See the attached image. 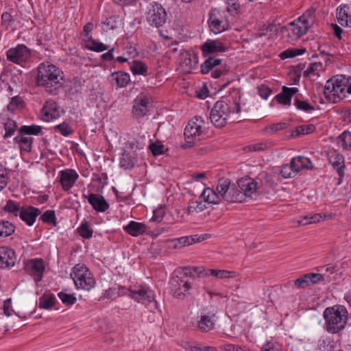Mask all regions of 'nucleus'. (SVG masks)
Returning a JSON list of instances; mask_svg holds the SVG:
<instances>
[{"instance_id": "f257e3e1", "label": "nucleus", "mask_w": 351, "mask_h": 351, "mask_svg": "<svg viewBox=\"0 0 351 351\" xmlns=\"http://www.w3.org/2000/svg\"><path fill=\"white\" fill-rule=\"evenodd\" d=\"M36 84L51 95H57L63 84V73L52 64L42 63L37 68Z\"/></svg>"}, {"instance_id": "f03ea898", "label": "nucleus", "mask_w": 351, "mask_h": 351, "mask_svg": "<svg viewBox=\"0 0 351 351\" xmlns=\"http://www.w3.org/2000/svg\"><path fill=\"white\" fill-rule=\"evenodd\" d=\"M324 329L329 333L338 334L343 330L348 321V311L340 304L325 308L323 313Z\"/></svg>"}, {"instance_id": "7ed1b4c3", "label": "nucleus", "mask_w": 351, "mask_h": 351, "mask_svg": "<svg viewBox=\"0 0 351 351\" xmlns=\"http://www.w3.org/2000/svg\"><path fill=\"white\" fill-rule=\"evenodd\" d=\"M240 110V104L236 99H222L215 104L209 118L215 127L222 128L227 123L230 113H238Z\"/></svg>"}, {"instance_id": "20e7f679", "label": "nucleus", "mask_w": 351, "mask_h": 351, "mask_svg": "<svg viewBox=\"0 0 351 351\" xmlns=\"http://www.w3.org/2000/svg\"><path fill=\"white\" fill-rule=\"evenodd\" d=\"M350 77L336 75L328 80L324 86L325 98L331 103H337L346 96L347 84H350Z\"/></svg>"}, {"instance_id": "39448f33", "label": "nucleus", "mask_w": 351, "mask_h": 351, "mask_svg": "<svg viewBox=\"0 0 351 351\" xmlns=\"http://www.w3.org/2000/svg\"><path fill=\"white\" fill-rule=\"evenodd\" d=\"M77 289L86 291L95 287V280L88 267L82 263L77 264L70 274Z\"/></svg>"}, {"instance_id": "423d86ee", "label": "nucleus", "mask_w": 351, "mask_h": 351, "mask_svg": "<svg viewBox=\"0 0 351 351\" xmlns=\"http://www.w3.org/2000/svg\"><path fill=\"white\" fill-rule=\"evenodd\" d=\"M216 190L221 195L222 199L226 202H242L245 199L239 184L237 183L231 184L228 179H219Z\"/></svg>"}, {"instance_id": "0eeeda50", "label": "nucleus", "mask_w": 351, "mask_h": 351, "mask_svg": "<svg viewBox=\"0 0 351 351\" xmlns=\"http://www.w3.org/2000/svg\"><path fill=\"white\" fill-rule=\"evenodd\" d=\"M204 120L201 117L195 116L191 119L184 129L185 143L182 145L184 149L192 147L195 141L200 140L199 136L203 134Z\"/></svg>"}, {"instance_id": "6e6552de", "label": "nucleus", "mask_w": 351, "mask_h": 351, "mask_svg": "<svg viewBox=\"0 0 351 351\" xmlns=\"http://www.w3.org/2000/svg\"><path fill=\"white\" fill-rule=\"evenodd\" d=\"M128 291V296L138 303L149 304L154 300V291L146 285H134Z\"/></svg>"}, {"instance_id": "1a4fd4ad", "label": "nucleus", "mask_w": 351, "mask_h": 351, "mask_svg": "<svg viewBox=\"0 0 351 351\" xmlns=\"http://www.w3.org/2000/svg\"><path fill=\"white\" fill-rule=\"evenodd\" d=\"M167 15L161 4L152 2L147 12V20L151 26L160 27L166 23Z\"/></svg>"}, {"instance_id": "9d476101", "label": "nucleus", "mask_w": 351, "mask_h": 351, "mask_svg": "<svg viewBox=\"0 0 351 351\" xmlns=\"http://www.w3.org/2000/svg\"><path fill=\"white\" fill-rule=\"evenodd\" d=\"M222 60L217 58L214 56L208 57L200 66L201 72L202 74H207L211 72V77L213 78H218L222 75H225L228 69L226 66L221 65Z\"/></svg>"}, {"instance_id": "9b49d317", "label": "nucleus", "mask_w": 351, "mask_h": 351, "mask_svg": "<svg viewBox=\"0 0 351 351\" xmlns=\"http://www.w3.org/2000/svg\"><path fill=\"white\" fill-rule=\"evenodd\" d=\"M193 286V282L189 279L180 276L173 277L170 280V289L173 295L177 298H182L189 292Z\"/></svg>"}, {"instance_id": "f8f14e48", "label": "nucleus", "mask_w": 351, "mask_h": 351, "mask_svg": "<svg viewBox=\"0 0 351 351\" xmlns=\"http://www.w3.org/2000/svg\"><path fill=\"white\" fill-rule=\"evenodd\" d=\"M134 147L138 146L134 142H128L126 149L124 150L120 158V166L125 169H132L138 161V154Z\"/></svg>"}, {"instance_id": "ddd939ff", "label": "nucleus", "mask_w": 351, "mask_h": 351, "mask_svg": "<svg viewBox=\"0 0 351 351\" xmlns=\"http://www.w3.org/2000/svg\"><path fill=\"white\" fill-rule=\"evenodd\" d=\"M24 269L38 283L42 280L45 270L44 261L42 258L30 259L26 262Z\"/></svg>"}, {"instance_id": "4468645a", "label": "nucleus", "mask_w": 351, "mask_h": 351, "mask_svg": "<svg viewBox=\"0 0 351 351\" xmlns=\"http://www.w3.org/2000/svg\"><path fill=\"white\" fill-rule=\"evenodd\" d=\"M237 184L245 198L256 199L258 196L259 186L256 180L249 177L242 178L237 181Z\"/></svg>"}, {"instance_id": "2eb2a0df", "label": "nucleus", "mask_w": 351, "mask_h": 351, "mask_svg": "<svg viewBox=\"0 0 351 351\" xmlns=\"http://www.w3.org/2000/svg\"><path fill=\"white\" fill-rule=\"evenodd\" d=\"M29 56V50L25 45H18L16 47L8 49L6 52L7 59L18 64L26 62Z\"/></svg>"}, {"instance_id": "dca6fc26", "label": "nucleus", "mask_w": 351, "mask_h": 351, "mask_svg": "<svg viewBox=\"0 0 351 351\" xmlns=\"http://www.w3.org/2000/svg\"><path fill=\"white\" fill-rule=\"evenodd\" d=\"M180 66L184 72H190L191 70L195 67L198 62V56L196 53H191L183 49H180Z\"/></svg>"}, {"instance_id": "f3484780", "label": "nucleus", "mask_w": 351, "mask_h": 351, "mask_svg": "<svg viewBox=\"0 0 351 351\" xmlns=\"http://www.w3.org/2000/svg\"><path fill=\"white\" fill-rule=\"evenodd\" d=\"M149 100L145 96H138L134 100L132 115L135 119H140L145 116L148 111Z\"/></svg>"}, {"instance_id": "a211bd4d", "label": "nucleus", "mask_w": 351, "mask_h": 351, "mask_svg": "<svg viewBox=\"0 0 351 351\" xmlns=\"http://www.w3.org/2000/svg\"><path fill=\"white\" fill-rule=\"evenodd\" d=\"M201 50L202 55L204 57H207L210 54H213L218 52H224L226 47L223 43L219 40H207L201 46Z\"/></svg>"}, {"instance_id": "6ab92c4d", "label": "nucleus", "mask_w": 351, "mask_h": 351, "mask_svg": "<svg viewBox=\"0 0 351 351\" xmlns=\"http://www.w3.org/2000/svg\"><path fill=\"white\" fill-rule=\"evenodd\" d=\"M16 261L15 252L8 247H0V267H11Z\"/></svg>"}, {"instance_id": "aec40b11", "label": "nucleus", "mask_w": 351, "mask_h": 351, "mask_svg": "<svg viewBox=\"0 0 351 351\" xmlns=\"http://www.w3.org/2000/svg\"><path fill=\"white\" fill-rule=\"evenodd\" d=\"M84 196L97 212L104 213L109 208L110 206L108 203L105 198L99 194L90 193L88 196L85 195H84Z\"/></svg>"}, {"instance_id": "412c9836", "label": "nucleus", "mask_w": 351, "mask_h": 351, "mask_svg": "<svg viewBox=\"0 0 351 351\" xmlns=\"http://www.w3.org/2000/svg\"><path fill=\"white\" fill-rule=\"evenodd\" d=\"M40 214V210L32 206H22L21 212L20 213V218L27 226H32L37 217Z\"/></svg>"}, {"instance_id": "4be33fe9", "label": "nucleus", "mask_w": 351, "mask_h": 351, "mask_svg": "<svg viewBox=\"0 0 351 351\" xmlns=\"http://www.w3.org/2000/svg\"><path fill=\"white\" fill-rule=\"evenodd\" d=\"M78 178V174L73 169H66L61 171L60 182L64 191L69 190Z\"/></svg>"}, {"instance_id": "5701e85b", "label": "nucleus", "mask_w": 351, "mask_h": 351, "mask_svg": "<svg viewBox=\"0 0 351 351\" xmlns=\"http://www.w3.org/2000/svg\"><path fill=\"white\" fill-rule=\"evenodd\" d=\"M178 273L184 279H189L190 281L195 277L208 276V273L202 267H186L181 271H178Z\"/></svg>"}, {"instance_id": "b1692460", "label": "nucleus", "mask_w": 351, "mask_h": 351, "mask_svg": "<svg viewBox=\"0 0 351 351\" xmlns=\"http://www.w3.org/2000/svg\"><path fill=\"white\" fill-rule=\"evenodd\" d=\"M290 165L296 176L302 169H312V162L304 156H296L291 159Z\"/></svg>"}, {"instance_id": "393cba45", "label": "nucleus", "mask_w": 351, "mask_h": 351, "mask_svg": "<svg viewBox=\"0 0 351 351\" xmlns=\"http://www.w3.org/2000/svg\"><path fill=\"white\" fill-rule=\"evenodd\" d=\"M298 92L297 88L282 86V92L275 96L274 99L280 104L290 106L292 97Z\"/></svg>"}, {"instance_id": "a878e982", "label": "nucleus", "mask_w": 351, "mask_h": 351, "mask_svg": "<svg viewBox=\"0 0 351 351\" xmlns=\"http://www.w3.org/2000/svg\"><path fill=\"white\" fill-rule=\"evenodd\" d=\"M214 12L215 10L210 12L208 23L210 30L217 34L225 31L228 28V25L226 23H223L222 21L218 19Z\"/></svg>"}, {"instance_id": "bb28decb", "label": "nucleus", "mask_w": 351, "mask_h": 351, "mask_svg": "<svg viewBox=\"0 0 351 351\" xmlns=\"http://www.w3.org/2000/svg\"><path fill=\"white\" fill-rule=\"evenodd\" d=\"M123 228L128 234L132 237H138L139 235H142L146 232L147 230L145 224L134 221H130L129 223L123 226Z\"/></svg>"}, {"instance_id": "cd10ccee", "label": "nucleus", "mask_w": 351, "mask_h": 351, "mask_svg": "<svg viewBox=\"0 0 351 351\" xmlns=\"http://www.w3.org/2000/svg\"><path fill=\"white\" fill-rule=\"evenodd\" d=\"M14 142L19 145L21 151L25 152H31L33 142L32 137L18 132L17 136L14 138Z\"/></svg>"}, {"instance_id": "c85d7f7f", "label": "nucleus", "mask_w": 351, "mask_h": 351, "mask_svg": "<svg viewBox=\"0 0 351 351\" xmlns=\"http://www.w3.org/2000/svg\"><path fill=\"white\" fill-rule=\"evenodd\" d=\"M200 198H202L204 202L212 204H220L222 199L221 195L218 192L216 193L210 187L204 189L200 195Z\"/></svg>"}, {"instance_id": "c756f323", "label": "nucleus", "mask_w": 351, "mask_h": 351, "mask_svg": "<svg viewBox=\"0 0 351 351\" xmlns=\"http://www.w3.org/2000/svg\"><path fill=\"white\" fill-rule=\"evenodd\" d=\"M348 8L346 5H340L337 9L336 16L341 25L351 27V15L348 14Z\"/></svg>"}, {"instance_id": "7c9ffc66", "label": "nucleus", "mask_w": 351, "mask_h": 351, "mask_svg": "<svg viewBox=\"0 0 351 351\" xmlns=\"http://www.w3.org/2000/svg\"><path fill=\"white\" fill-rule=\"evenodd\" d=\"M109 79L112 84L114 82L119 88L125 87L130 81V75L123 71L112 73Z\"/></svg>"}, {"instance_id": "2f4dec72", "label": "nucleus", "mask_w": 351, "mask_h": 351, "mask_svg": "<svg viewBox=\"0 0 351 351\" xmlns=\"http://www.w3.org/2000/svg\"><path fill=\"white\" fill-rule=\"evenodd\" d=\"M215 317L214 313L202 315L200 320L198 322V328L203 332H208L212 330L215 323Z\"/></svg>"}, {"instance_id": "473e14b6", "label": "nucleus", "mask_w": 351, "mask_h": 351, "mask_svg": "<svg viewBox=\"0 0 351 351\" xmlns=\"http://www.w3.org/2000/svg\"><path fill=\"white\" fill-rule=\"evenodd\" d=\"M289 26H292V32L296 36V38H300L306 34L308 30L311 26L308 24L303 23V21H298V18L289 23Z\"/></svg>"}, {"instance_id": "72a5a7b5", "label": "nucleus", "mask_w": 351, "mask_h": 351, "mask_svg": "<svg viewBox=\"0 0 351 351\" xmlns=\"http://www.w3.org/2000/svg\"><path fill=\"white\" fill-rule=\"evenodd\" d=\"M330 163L337 171L339 176H342L343 170L345 169L344 157L343 155L335 152L329 159Z\"/></svg>"}, {"instance_id": "f704fd0d", "label": "nucleus", "mask_w": 351, "mask_h": 351, "mask_svg": "<svg viewBox=\"0 0 351 351\" xmlns=\"http://www.w3.org/2000/svg\"><path fill=\"white\" fill-rule=\"evenodd\" d=\"M336 342L328 336L322 337L317 343L318 351H335Z\"/></svg>"}, {"instance_id": "c9c22d12", "label": "nucleus", "mask_w": 351, "mask_h": 351, "mask_svg": "<svg viewBox=\"0 0 351 351\" xmlns=\"http://www.w3.org/2000/svg\"><path fill=\"white\" fill-rule=\"evenodd\" d=\"M56 298L51 293H44L40 298L38 302V307L43 309H51L55 305Z\"/></svg>"}, {"instance_id": "e433bc0d", "label": "nucleus", "mask_w": 351, "mask_h": 351, "mask_svg": "<svg viewBox=\"0 0 351 351\" xmlns=\"http://www.w3.org/2000/svg\"><path fill=\"white\" fill-rule=\"evenodd\" d=\"M301 95H298L294 99L293 105L295 106L296 109L305 112L313 111L315 110V107L310 104L307 100L301 99Z\"/></svg>"}, {"instance_id": "4c0bfd02", "label": "nucleus", "mask_w": 351, "mask_h": 351, "mask_svg": "<svg viewBox=\"0 0 351 351\" xmlns=\"http://www.w3.org/2000/svg\"><path fill=\"white\" fill-rule=\"evenodd\" d=\"M338 145L346 151H351V132L346 130L337 138Z\"/></svg>"}, {"instance_id": "58836bf2", "label": "nucleus", "mask_w": 351, "mask_h": 351, "mask_svg": "<svg viewBox=\"0 0 351 351\" xmlns=\"http://www.w3.org/2000/svg\"><path fill=\"white\" fill-rule=\"evenodd\" d=\"M14 230L15 226L12 223L4 220L0 221V238L10 236Z\"/></svg>"}, {"instance_id": "ea45409f", "label": "nucleus", "mask_w": 351, "mask_h": 351, "mask_svg": "<svg viewBox=\"0 0 351 351\" xmlns=\"http://www.w3.org/2000/svg\"><path fill=\"white\" fill-rule=\"evenodd\" d=\"M3 210L6 213L13 215L14 217H20V213L21 212L22 207L20 206L19 203L9 199L4 206Z\"/></svg>"}, {"instance_id": "a19ab883", "label": "nucleus", "mask_w": 351, "mask_h": 351, "mask_svg": "<svg viewBox=\"0 0 351 351\" xmlns=\"http://www.w3.org/2000/svg\"><path fill=\"white\" fill-rule=\"evenodd\" d=\"M41 130L42 128L37 125H23L18 129V132L30 136V135H38Z\"/></svg>"}, {"instance_id": "79ce46f5", "label": "nucleus", "mask_w": 351, "mask_h": 351, "mask_svg": "<svg viewBox=\"0 0 351 351\" xmlns=\"http://www.w3.org/2000/svg\"><path fill=\"white\" fill-rule=\"evenodd\" d=\"M130 70L134 75H146L147 66L141 61L134 60L130 65Z\"/></svg>"}, {"instance_id": "37998d69", "label": "nucleus", "mask_w": 351, "mask_h": 351, "mask_svg": "<svg viewBox=\"0 0 351 351\" xmlns=\"http://www.w3.org/2000/svg\"><path fill=\"white\" fill-rule=\"evenodd\" d=\"M59 106L56 104L47 103L44 108L45 115L51 119H56L59 117Z\"/></svg>"}, {"instance_id": "c03bdc74", "label": "nucleus", "mask_w": 351, "mask_h": 351, "mask_svg": "<svg viewBox=\"0 0 351 351\" xmlns=\"http://www.w3.org/2000/svg\"><path fill=\"white\" fill-rule=\"evenodd\" d=\"M17 129V124L15 121L8 119L4 123V130L5 131L3 138H7L14 135Z\"/></svg>"}, {"instance_id": "a18cd8bd", "label": "nucleus", "mask_w": 351, "mask_h": 351, "mask_svg": "<svg viewBox=\"0 0 351 351\" xmlns=\"http://www.w3.org/2000/svg\"><path fill=\"white\" fill-rule=\"evenodd\" d=\"M77 230L80 235L86 239H90L93 234V230L90 228L87 221L82 222Z\"/></svg>"}, {"instance_id": "49530a36", "label": "nucleus", "mask_w": 351, "mask_h": 351, "mask_svg": "<svg viewBox=\"0 0 351 351\" xmlns=\"http://www.w3.org/2000/svg\"><path fill=\"white\" fill-rule=\"evenodd\" d=\"M315 10L313 8L308 9L302 16L298 17V21L312 26L315 19Z\"/></svg>"}, {"instance_id": "de8ad7c7", "label": "nucleus", "mask_w": 351, "mask_h": 351, "mask_svg": "<svg viewBox=\"0 0 351 351\" xmlns=\"http://www.w3.org/2000/svg\"><path fill=\"white\" fill-rule=\"evenodd\" d=\"M315 130V126L313 124L302 125L295 128L293 132L292 136H300L301 134H308L313 132Z\"/></svg>"}, {"instance_id": "09e8293b", "label": "nucleus", "mask_w": 351, "mask_h": 351, "mask_svg": "<svg viewBox=\"0 0 351 351\" xmlns=\"http://www.w3.org/2000/svg\"><path fill=\"white\" fill-rule=\"evenodd\" d=\"M54 130L60 133L64 136H68L73 134V130L69 123L64 121L60 124L54 126Z\"/></svg>"}, {"instance_id": "8fccbe9b", "label": "nucleus", "mask_w": 351, "mask_h": 351, "mask_svg": "<svg viewBox=\"0 0 351 351\" xmlns=\"http://www.w3.org/2000/svg\"><path fill=\"white\" fill-rule=\"evenodd\" d=\"M40 219L46 223H51L53 226H56V217L55 211L53 210H46L40 217Z\"/></svg>"}, {"instance_id": "3c124183", "label": "nucleus", "mask_w": 351, "mask_h": 351, "mask_svg": "<svg viewBox=\"0 0 351 351\" xmlns=\"http://www.w3.org/2000/svg\"><path fill=\"white\" fill-rule=\"evenodd\" d=\"M9 180V170L0 163V191L3 190Z\"/></svg>"}, {"instance_id": "603ef678", "label": "nucleus", "mask_w": 351, "mask_h": 351, "mask_svg": "<svg viewBox=\"0 0 351 351\" xmlns=\"http://www.w3.org/2000/svg\"><path fill=\"white\" fill-rule=\"evenodd\" d=\"M87 48L96 52H101L108 49L107 45L102 43L97 42L92 38L90 39V43L87 46Z\"/></svg>"}, {"instance_id": "864d4df0", "label": "nucleus", "mask_w": 351, "mask_h": 351, "mask_svg": "<svg viewBox=\"0 0 351 351\" xmlns=\"http://www.w3.org/2000/svg\"><path fill=\"white\" fill-rule=\"evenodd\" d=\"M206 208L205 204L202 201L191 202L187 208V213H191L194 211L201 212Z\"/></svg>"}, {"instance_id": "5fc2aeb1", "label": "nucleus", "mask_w": 351, "mask_h": 351, "mask_svg": "<svg viewBox=\"0 0 351 351\" xmlns=\"http://www.w3.org/2000/svg\"><path fill=\"white\" fill-rule=\"evenodd\" d=\"M58 295L62 302L67 306H71L75 304L77 300L76 298L73 295L66 293L62 291L58 293Z\"/></svg>"}, {"instance_id": "6e6d98bb", "label": "nucleus", "mask_w": 351, "mask_h": 351, "mask_svg": "<svg viewBox=\"0 0 351 351\" xmlns=\"http://www.w3.org/2000/svg\"><path fill=\"white\" fill-rule=\"evenodd\" d=\"M304 278L308 280L309 285H314L324 280V276L319 273H308Z\"/></svg>"}, {"instance_id": "4d7b16f0", "label": "nucleus", "mask_w": 351, "mask_h": 351, "mask_svg": "<svg viewBox=\"0 0 351 351\" xmlns=\"http://www.w3.org/2000/svg\"><path fill=\"white\" fill-rule=\"evenodd\" d=\"M322 67V64L319 62L311 63L304 72V75L309 76L310 75H318L317 71H319Z\"/></svg>"}, {"instance_id": "13d9d810", "label": "nucleus", "mask_w": 351, "mask_h": 351, "mask_svg": "<svg viewBox=\"0 0 351 351\" xmlns=\"http://www.w3.org/2000/svg\"><path fill=\"white\" fill-rule=\"evenodd\" d=\"M149 149L152 154L156 156L163 154L165 147L160 142H155L149 145Z\"/></svg>"}, {"instance_id": "bf43d9fd", "label": "nucleus", "mask_w": 351, "mask_h": 351, "mask_svg": "<svg viewBox=\"0 0 351 351\" xmlns=\"http://www.w3.org/2000/svg\"><path fill=\"white\" fill-rule=\"evenodd\" d=\"M280 174L284 178H293L295 176L290 164H285L281 166Z\"/></svg>"}, {"instance_id": "052dcab7", "label": "nucleus", "mask_w": 351, "mask_h": 351, "mask_svg": "<svg viewBox=\"0 0 351 351\" xmlns=\"http://www.w3.org/2000/svg\"><path fill=\"white\" fill-rule=\"evenodd\" d=\"M227 11L232 16L237 15L240 11V5L233 0L227 2Z\"/></svg>"}, {"instance_id": "680f3d73", "label": "nucleus", "mask_w": 351, "mask_h": 351, "mask_svg": "<svg viewBox=\"0 0 351 351\" xmlns=\"http://www.w3.org/2000/svg\"><path fill=\"white\" fill-rule=\"evenodd\" d=\"M165 215V207L160 206L154 211L152 220L153 221L160 222Z\"/></svg>"}, {"instance_id": "e2e57ef3", "label": "nucleus", "mask_w": 351, "mask_h": 351, "mask_svg": "<svg viewBox=\"0 0 351 351\" xmlns=\"http://www.w3.org/2000/svg\"><path fill=\"white\" fill-rule=\"evenodd\" d=\"M287 127V123L285 122H280L275 124H272L267 128V132L270 134H273L276 132L285 130Z\"/></svg>"}, {"instance_id": "0e129e2a", "label": "nucleus", "mask_w": 351, "mask_h": 351, "mask_svg": "<svg viewBox=\"0 0 351 351\" xmlns=\"http://www.w3.org/2000/svg\"><path fill=\"white\" fill-rule=\"evenodd\" d=\"M258 93L260 97L264 99H267L271 94L272 90L267 85L262 84L258 87Z\"/></svg>"}, {"instance_id": "69168bd1", "label": "nucleus", "mask_w": 351, "mask_h": 351, "mask_svg": "<svg viewBox=\"0 0 351 351\" xmlns=\"http://www.w3.org/2000/svg\"><path fill=\"white\" fill-rule=\"evenodd\" d=\"M123 293H120L119 291L117 290L116 288H109L105 291L104 298L114 300L118 297L123 295Z\"/></svg>"}, {"instance_id": "338daca9", "label": "nucleus", "mask_w": 351, "mask_h": 351, "mask_svg": "<svg viewBox=\"0 0 351 351\" xmlns=\"http://www.w3.org/2000/svg\"><path fill=\"white\" fill-rule=\"evenodd\" d=\"M23 106V101L19 97H14L8 105V109L14 110L16 108H21Z\"/></svg>"}, {"instance_id": "774afa93", "label": "nucleus", "mask_w": 351, "mask_h": 351, "mask_svg": "<svg viewBox=\"0 0 351 351\" xmlns=\"http://www.w3.org/2000/svg\"><path fill=\"white\" fill-rule=\"evenodd\" d=\"M118 16H112L109 18H107L106 21L104 22V25L107 26L109 29H114L117 27V19Z\"/></svg>"}]
</instances>
